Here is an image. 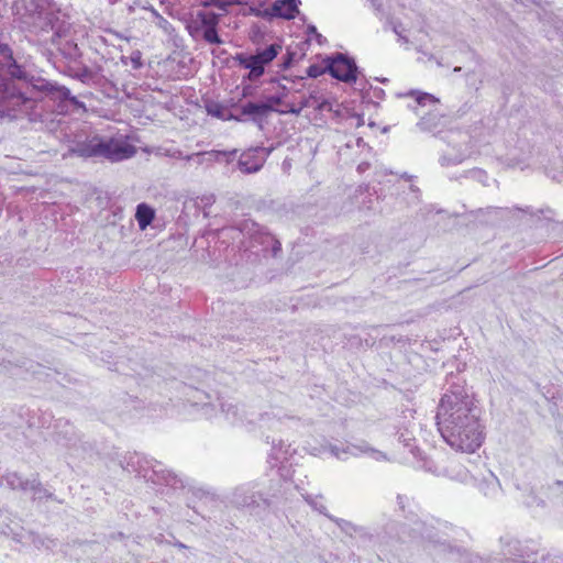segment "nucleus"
Returning <instances> with one entry per match:
<instances>
[{
    "label": "nucleus",
    "instance_id": "bb28decb",
    "mask_svg": "<svg viewBox=\"0 0 563 563\" xmlns=\"http://www.w3.org/2000/svg\"><path fill=\"white\" fill-rule=\"evenodd\" d=\"M448 476L459 482H467L471 478L468 471L460 465L452 464L448 470Z\"/></svg>",
    "mask_w": 563,
    "mask_h": 563
},
{
    "label": "nucleus",
    "instance_id": "ea45409f",
    "mask_svg": "<svg viewBox=\"0 0 563 563\" xmlns=\"http://www.w3.org/2000/svg\"><path fill=\"white\" fill-rule=\"evenodd\" d=\"M367 167H368V165H367V164H360V165H358V167H357V169L362 173V172H364Z\"/></svg>",
    "mask_w": 563,
    "mask_h": 563
},
{
    "label": "nucleus",
    "instance_id": "aec40b11",
    "mask_svg": "<svg viewBox=\"0 0 563 563\" xmlns=\"http://www.w3.org/2000/svg\"><path fill=\"white\" fill-rule=\"evenodd\" d=\"M299 0H276L271 8H266L260 12L263 19L282 18L291 20L298 13Z\"/></svg>",
    "mask_w": 563,
    "mask_h": 563
},
{
    "label": "nucleus",
    "instance_id": "72a5a7b5",
    "mask_svg": "<svg viewBox=\"0 0 563 563\" xmlns=\"http://www.w3.org/2000/svg\"><path fill=\"white\" fill-rule=\"evenodd\" d=\"M202 155L203 156H208L209 159H212V158L218 159L219 156H224V155H227V153L225 152H213L212 151V152L202 153ZM197 156H201V154H197Z\"/></svg>",
    "mask_w": 563,
    "mask_h": 563
},
{
    "label": "nucleus",
    "instance_id": "473e14b6",
    "mask_svg": "<svg viewBox=\"0 0 563 563\" xmlns=\"http://www.w3.org/2000/svg\"><path fill=\"white\" fill-rule=\"evenodd\" d=\"M33 86L38 88V89H44V90H47V91H62L63 96H65V97H67V95L69 93L68 89H66L64 87H56L52 82H45V84H42L41 86H36V85H33Z\"/></svg>",
    "mask_w": 563,
    "mask_h": 563
},
{
    "label": "nucleus",
    "instance_id": "0eeeda50",
    "mask_svg": "<svg viewBox=\"0 0 563 563\" xmlns=\"http://www.w3.org/2000/svg\"><path fill=\"white\" fill-rule=\"evenodd\" d=\"M398 509L411 516L408 518L409 522L402 526V541H415L418 539L428 540L430 542H440L437 534V528L434 527L433 520L428 522L421 519L417 514V505L407 495H397Z\"/></svg>",
    "mask_w": 563,
    "mask_h": 563
},
{
    "label": "nucleus",
    "instance_id": "dca6fc26",
    "mask_svg": "<svg viewBox=\"0 0 563 563\" xmlns=\"http://www.w3.org/2000/svg\"><path fill=\"white\" fill-rule=\"evenodd\" d=\"M328 70L332 77L341 81L352 82L356 80L357 67L355 62L343 54H338L329 59Z\"/></svg>",
    "mask_w": 563,
    "mask_h": 563
},
{
    "label": "nucleus",
    "instance_id": "f3484780",
    "mask_svg": "<svg viewBox=\"0 0 563 563\" xmlns=\"http://www.w3.org/2000/svg\"><path fill=\"white\" fill-rule=\"evenodd\" d=\"M176 389L178 401L188 402L191 406H201L202 408L210 406L213 409L217 407V404L211 401V395L203 390L183 383L177 384Z\"/></svg>",
    "mask_w": 563,
    "mask_h": 563
},
{
    "label": "nucleus",
    "instance_id": "2f4dec72",
    "mask_svg": "<svg viewBox=\"0 0 563 563\" xmlns=\"http://www.w3.org/2000/svg\"><path fill=\"white\" fill-rule=\"evenodd\" d=\"M240 3V0H208V4L225 10L228 7Z\"/></svg>",
    "mask_w": 563,
    "mask_h": 563
},
{
    "label": "nucleus",
    "instance_id": "f03ea898",
    "mask_svg": "<svg viewBox=\"0 0 563 563\" xmlns=\"http://www.w3.org/2000/svg\"><path fill=\"white\" fill-rule=\"evenodd\" d=\"M300 424V419L286 413L280 408H271L257 417V429L267 442L271 439L269 433L288 434L290 431H296ZM294 453L295 450L289 443L272 437L268 463L272 467H277L278 474L284 481L291 479L292 470L289 460Z\"/></svg>",
    "mask_w": 563,
    "mask_h": 563
},
{
    "label": "nucleus",
    "instance_id": "a19ab883",
    "mask_svg": "<svg viewBox=\"0 0 563 563\" xmlns=\"http://www.w3.org/2000/svg\"><path fill=\"white\" fill-rule=\"evenodd\" d=\"M167 24H168V22L165 19L161 18V26L165 27V25H167Z\"/></svg>",
    "mask_w": 563,
    "mask_h": 563
},
{
    "label": "nucleus",
    "instance_id": "4468645a",
    "mask_svg": "<svg viewBox=\"0 0 563 563\" xmlns=\"http://www.w3.org/2000/svg\"><path fill=\"white\" fill-rule=\"evenodd\" d=\"M222 234H230L233 239L245 234H249L250 242L242 241L245 249H254L256 244L266 245L273 244V254L276 255L280 251V243L275 240L269 233L263 232L258 225L253 221H245L242 229L230 228L221 231Z\"/></svg>",
    "mask_w": 563,
    "mask_h": 563
},
{
    "label": "nucleus",
    "instance_id": "a211bd4d",
    "mask_svg": "<svg viewBox=\"0 0 563 563\" xmlns=\"http://www.w3.org/2000/svg\"><path fill=\"white\" fill-rule=\"evenodd\" d=\"M268 154L264 147L250 148L241 154L238 167L245 174L256 173L263 167Z\"/></svg>",
    "mask_w": 563,
    "mask_h": 563
},
{
    "label": "nucleus",
    "instance_id": "c85d7f7f",
    "mask_svg": "<svg viewBox=\"0 0 563 563\" xmlns=\"http://www.w3.org/2000/svg\"><path fill=\"white\" fill-rule=\"evenodd\" d=\"M121 62L125 66L131 65L133 69H140L143 66L142 53L135 49L130 56H122Z\"/></svg>",
    "mask_w": 563,
    "mask_h": 563
},
{
    "label": "nucleus",
    "instance_id": "58836bf2",
    "mask_svg": "<svg viewBox=\"0 0 563 563\" xmlns=\"http://www.w3.org/2000/svg\"><path fill=\"white\" fill-rule=\"evenodd\" d=\"M525 503H526L527 506H532L536 503V498L532 497L531 500L530 499H526Z\"/></svg>",
    "mask_w": 563,
    "mask_h": 563
},
{
    "label": "nucleus",
    "instance_id": "ddd939ff",
    "mask_svg": "<svg viewBox=\"0 0 563 563\" xmlns=\"http://www.w3.org/2000/svg\"><path fill=\"white\" fill-rule=\"evenodd\" d=\"M503 554L507 563H537L538 544L520 541L510 536L500 538Z\"/></svg>",
    "mask_w": 563,
    "mask_h": 563
},
{
    "label": "nucleus",
    "instance_id": "c9c22d12",
    "mask_svg": "<svg viewBox=\"0 0 563 563\" xmlns=\"http://www.w3.org/2000/svg\"><path fill=\"white\" fill-rule=\"evenodd\" d=\"M351 124L355 125L356 128L364 124V119L362 115H355L351 118Z\"/></svg>",
    "mask_w": 563,
    "mask_h": 563
},
{
    "label": "nucleus",
    "instance_id": "5701e85b",
    "mask_svg": "<svg viewBox=\"0 0 563 563\" xmlns=\"http://www.w3.org/2000/svg\"><path fill=\"white\" fill-rule=\"evenodd\" d=\"M481 490L488 497H496L500 490L498 478L490 473L488 478H486L484 484L481 486Z\"/></svg>",
    "mask_w": 563,
    "mask_h": 563
},
{
    "label": "nucleus",
    "instance_id": "f257e3e1",
    "mask_svg": "<svg viewBox=\"0 0 563 563\" xmlns=\"http://www.w3.org/2000/svg\"><path fill=\"white\" fill-rule=\"evenodd\" d=\"M482 413L474 393L465 385L455 384L440 399L438 430L453 450L474 453L485 440Z\"/></svg>",
    "mask_w": 563,
    "mask_h": 563
},
{
    "label": "nucleus",
    "instance_id": "cd10ccee",
    "mask_svg": "<svg viewBox=\"0 0 563 563\" xmlns=\"http://www.w3.org/2000/svg\"><path fill=\"white\" fill-rule=\"evenodd\" d=\"M388 24L391 26L393 32L398 36V41L402 44L409 43V34L410 31L407 30L402 23H396L394 21H388Z\"/></svg>",
    "mask_w": 563,
    "mask_h": 563
},
{
    "label": "nucleus",
    "instance_id": "4be33fe9",
    "mask_svg": "<svg viewBox=\"0 0 563 563\" xmlns=\"http://www.w3.org/2000/svg\"><path fill=\"white\" fill-rule=\"evenodd\" d=\"M155 212L146 203H140L136 207L135 219L141 230H145L153 221Z\"/></svg>",
    "mask_w": 563,
    "mask_h": 563
},
{
    "label": "nucleus",
    "instance_id": "37998d69",
    "mask_svg": "<svg viewBox=\"0 0 563 563\" xmlns=\"http://www.w3.org/2000/svg\"><path fill=\"white\" fill-rule=\"evenodd\" d=\"M556 485L563 486V482H556Z\"/></svg>",
    "mask_w": 563,
    "mask_h": 563
},
{
    "label": "nucleus",
    "instance_id": "f704fd0d",
    "mask_svg": "<svg viewBox=\"0 0 563 563\" xmlns=\"http://www.w3.org/2000/svg\"><path fill=\"white\" fill-rule=\"evenodd\" d=\"M374 10L377 12V14H380L383 16V10H382V1L383 0H369Z\"/></svg>",
    "mask_w": 563,
    "mask_h": 563
},
{
    "label": "nucleus",
    "instance_id": "393cba45",
    "mask_svg": "<svg viewBox=\"0 0 563 563\" xmlns=\"http://www.w3.org/2000/svg\"><path fill=\"white\" fill-rule=\"evenodd\" d=\"M202 36L206 42L210 44H220L222 43L221 38L218 35L216 25L211 22H203Z\"/></svg>",
    "mask_w": 563,
    "mask_h": 563
},
{
    "label": "nucleus",
    "instance_id": "e433bc0d",
    "mask_svg": "<svg viewBox=\"0 0 563 563\" xmlns=\"http://www.w3.org/2000/svg\"><path fill=\"white\" fill-rule=\"evenodd\" d=\"M309 32L314 34L319 44H322V35L317 32V29L314 26H309Z\"/></svg>",
    "mask_w": 563,
    "mask_h": 563
},
{
    "label": "nucleus",
    "instance_id": "20e7f679",
    "mask_svg": "<svg viewBox=\"0 0 563 563\" xmlns=\"http://www.w3.org/2000/svg\"><path fill=\"white\" fill-rule=\"evenodd\" d=\"M13 9L21 24L34 31H46L52 27L59 12L58 5L53 0H18Z\"/></svg>",
    "mask_w": 563,
    "mask_h": 563
},
{
    "label": "nucleus",
    "instance_id": "6e6552de",
    "mask_svg": "<svg viewBox=\"0 0 563 563\" xmlns=\"http://www.w3.org/2000/svg\"><path fill=\"white\" fill-rule=\"evenodd\" d=\"M288 91L286 87H279L278 92L274 95L264 96L263 99L258 101H249L241 106V113L251 118L253 121H261L273 111L298 114L302 106L294 108L284 102V98L287 96Z\"/></svg>",
    "mask_w": 563,
    "mask_h": 563
},
{
    "label": "nucleus",
    "instance_id": "79ce46f5",
    "mask_svg": "<svg viewBox=\"0 0 563 563\" xmlns=\"http://www.w3.org/2000/svg\"><path fill=\"white\" fill-rule=\"evenodd\" d=\"M177 545H178L179 548H183V549H185V548H186V545H185V544H183V543H178Z\"/></svg>",
    "mask_w": 563,
    "mask_h": 563
},
{
    "label": "nucleus",
    "instance_id": "39448f33",
    "mask_svg": "<svg viewBox=\"0 0 563 563\" xmlns=\"http://www.w3.org/2000/svg\"><path fill=\"white\" fill-rule=\"evenodd\" d=\"M82 157H102L111 162H120L135 155L136 148L120 135L111 139L92 137L78 146Z\"/></svg>",
    "mask_w": 563,
    "mask_h": 563
},
{
    "label": "nucleus",
    "instance_id": "b1692460",
    "mask_svg": "<svg viewBox=\"0 0 563 563\" xmlns=\"http://www.w3.org/2000/svg\"><path fill=\"white\" fill-rule=\"evenodd\" d=\"M5 483L12 489H31L34 488V484H30L29 482H24L16 473H10L5 476Z\"/></svg>",
    "mask_w": 563,
    "mask_h": 563
},
{
    "label": "nucleus",
    "instance_id": "1a4fd4ad",
    "mask_svg": "<svg viewBox=\"0 0 563 563\" xmlns=\"http://www.w3.org/2000/svg\"><path fill=\"white\" fill-rule=\"evenodd\" d=\"M129 465L133 471L147 482L153 484L173 485L175 476L168 471L161 462L147 459L140 454L134 453L130 457Z\"/></svg>",
    "mask_w": 563,
    "mask_h": 563
},
{
    "label": "nucleus",
    "instance_id": "a878e982",
    "mask_svg": "<svg viewBox=\"0 0 563 563\" xmlns=\"http://www.w3.org/2000/svg\"><path fill=\"white\" fill-rule=\"evenodd\" d=\"M398 440L409 450L410 453L416 455L415 437L413 431L409 428H405L404 431L398 432Z\"/></svg>",
    "mask_w": 563,
    "mask_h": 563
},
{
    "label": "nucleus",
    "instance_id": "4c0bfd02",
    "mask_svg": "<svg viewBox=\"0 0 563 563\" xmlns=\"http://www.w3.org/2000/svg\"><path fill=\"white\" fill-rule=\"evenodd\" d=\"M319 70L316 66H310L309 69H308V75L310 77H317L319 75Z\"/></svg>",
    "mask_w": 563,
    "mask_h": 563
},
{
    "label": "nucleus",
    "instance_id": "f8f14e48",
    "mask_svg": "<svg viewBox=\"0 0 563 563\" xmlns=\"http://www.w3.org/2000/svg\"><path fill=\"white\" fill-rule=\"evenodd\" d=\"M308 453L314 456H322L325 453H330L333 457L338 460H347L350 456H358V455H367L376 461L385 460V454L376 449L368 446L367 444L361 445H312L308 444L306 446Z\"/></svg>",
    "mask_w": 563,
    "mask_h": 563
},
{
    "label": "nucleus",
    "instance_id": "412c9836",
    "mask_svg": "<svg viewBox=\"0 0 563 563\" xmlns=\"http://www.w3.org/2000/svg\"><path fill=\"white\" fill-rule=\"evenodd\" d=\"M255 484H244L236 487L231 496V501L238 507H250L263 500V496L255 490Z\"/></svg>",
    "mask_w": 563,
    "mask_h": 563
},
{
    "label": "nucleus",
    "instance_id": "9d476101",
    "mask_svg": "<svg viewBox=\"0 0 563 563\" xmlns=\"http://www.w3.org/2000/svg\"><path fill=\"white\" fill-rule=\"evenodd\" d=\"M278 44H272L264 49H258L255 54H238L235 60L245 69H249L247 79H258L265 73V67L271 64L280 52Z\"/></svg>",
    "mask_w": 563,
    "mask_h": 563
},
{
    "label": "nucleus",
    "instance_id": "7c9ffc66",
    "mask_svg": "<svg viewBox=\"0 0 563 563\" xmlns=\"http://www.w3.org/2000/svg\"><path fill=\"white\" fill-rule=\"evenodd\" d=\"M305 499L314 510L325 515L327 507L321 497L305 496Z\"/></svg>",
    "mask_w": 563,
    "mask_h": 563
},
{
    "label": "nucleus",
    "instance_id": "423d86ee",
    "mask_svg": "<svg viewBox=\"0 0 563 563\" xmlns=\"http://www.w3.org/2000/svg\"><path fill=\"white\" fill-rule=\"evenodd\" d=\"M27 91H31L29 82H18L11 77L0 76V117L15 119L26 113L33 104Z\"/></svg>",
    "mask_w": 563,
    "mask_h": 563
},
{
    "label": "nucleus",
    "instance_id": "6ab92c4d",
    "mask_svg": "<svg viewBox=\"0 0 563 563\" xmlns=\"http://www.w3.org/2000/svg\"><path fill=\"white\" fill-rule=\"evenodd\" d=\"M0 65L1 68L15 81L29 82L27 73L19 65L12 56L11 48L5 44H0Z\"/></svg>",
    "mask_w": 563,
    "mask_h": 563
},
{
    "label": "nucleus",
    "instance_id": "c756f323",
    "mask_svg": "<svg viewBox=\"0 0 563 563\" xmlns=\"http://www.w3.org/2000/svg\"><path fill=\"white\" fill-rule=\"evenodd\" d=\"M207 110L210 115L219 118L221 120H239L238 118L230 114L228 110L223 109L220 104H211L207 108Z\"/></svg>",
    "mask_w": 563,
    "mask_h": 563
},
{
    "label": "nucleus",
    "instance_id": "7ed1b4c3",
    "mask_svg": "<svg viewBox=\"0 0 563 563\" xmlns=\"http://www.w3.org/2000/svg\"><path fill=\"white\" fill-rule=\"evenodd\" d=\"M396 97L406 99V107L420 118L417 125L421 131L442 133L449 119L442 113L440 100L435 96L411 89L399 91Z\"/></svg>",
    "mask_w": 563,
    "mask_h": 563
},
{
    "label": "nucleus",
    "instance_id": "9b49d317",
    "mask_svg": "<svg viewBox=\"0 0 563 563\" xmlns=\"http://www.w3.org/2000/svg\"><path fill=\"white\" fill-rule=\"evenodd\" d=\"M442 140L448 144V148L440 157L442 166L460 164L471 155L467 133L451 129L442 136Z\"/></svg>",
    "mask_w": 563,
    "mask_h": 563
},
{
    "label": "nucleus",
    "instance_id": "2eb2a0df",
    "mask_svg": "<svg viewBox=\"0 0 563 563\" xmlns=\"http://www.w3.org/2000/svg\"><path fill=\"white\" fill-rule=\"evenodd\" d=\"M216 400L224 420L230 424L244 427L247 431H254L257 428V421L247 418L243 406L240 407L230 399L217 398Z\"/></svg>",
    "mask_w": 563,
    "mask_h": 563
}]
</instances>
